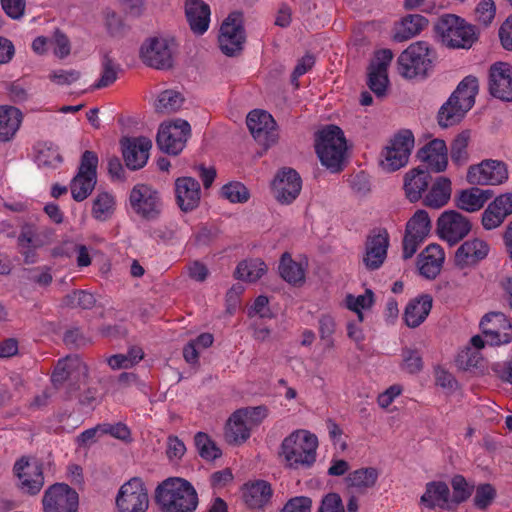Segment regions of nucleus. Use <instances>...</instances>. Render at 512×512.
Instances as JSON below:
<instances>
[{"label": "nucleus", "mask_w": 512, "mask_h": 512, "mask_svg": "<svg viewBox=\"0 0 512 512\" xmlns=\"http://www.w3.org/2000/svg\"><path fill=\"white\" fill-rule=\"evenodd\" d=\"M115 197L109 192L97 194L92 204V216L98 221L108 220L115 210Z\"/></svg>", "instance_id": "3c124183"}, {"label": "nucleus", "mask_w": 512, "mask_h": 512, "mask_svg": "<svg viewBox=\"0 0 512 512\" xmlns=\"http://www.w3.org/2000/svg\"><path fill=\"white\" fill-rule=\"evenodd\" d=\"M427 25L428 21L422 15H406L394 24L392 37L396 42L407 41L420 34Z\"/></svg>", "instance_id": "f704fd0d"}, {"label": "nucleus", "mask_w": 512, "mask_h": 512, "mask_svg": "<svg viewBox=\"0 0 512 512\" xmlns=\"http://www.w3.org/2000/svg\"><path fill=\"white\" fill-rule=\"evenodd\" d=\"M317 512H346V510L340 495L329 493L322 498Z\"/></svg>", "instance_id": "69168bd1"}, {"label": "nucleus", "mask_w": 512, "mask_h": 512, "mask_svg": "<svg viewBox=\"0 0 512 512\" xmlns=\"http://www.w3.org/2000/svg\"><path fill=\"white\" fill-rule=\"evenodd\" d=\"M183 103L184 97L179 91L168 89L157 95L154 108L159 113L169 114L178 111Z\"/></svg>", "instance_id": "a18cd8bd"}, {"label": "nucleus", "mask_w": 512, "mask_h": 512, "mask_svg": "<svg viewBox=\"0 0 512 512\" xmlns=\"http://www.w3.org/2000/svg\"><path fill=\"white\" fill-rule=\"evenodd\" d=\"M479 90L478 79L475 76H466L457 86L451 96H456V100L462 107L471 109L475 103V97Z\"/></svg>", "instance_id": "c03bdc74"}, {"label": "nucleus", "mask_w": 512, "mask_h": 512, "mask_svg": "<svg viewBox=\"0 0 512 512\" xmlns=\"http://www.w3.org/2000/svg\"><path fill=\"white\" fill-rule=\"evenodd\" d=\"M62 158L59 150L52 143H39L35 146V162L39 167L56 168Z\"/></svg>", "instance_id": "49530a36"}, {"label": "nucleus", "mask_w": 512, "mask_h": 512, "mask_svg": "<svg viewBox=\"0 0 512 512\" xmlns=\"http://www.w3.org/2000/svg\"><path fill=\"white\" fill-rule=\"evenodd\" d=\"M374 302V293L370 289H366L363 294L358 296H355L353 294H347L344 299V304L346 308L357 314L359 322L364 321L363 311L372 308Z\"/></svg>", "instance_id": "09e8293b"}, {"label": "nucleus", "mask_w": 512, "mask_h": 512, "mask_svg": "<svg viewBox=\"0 0 512 512\" xmlns=\"http://www.w3.org/2000/svg\"><path fill=\"white\" fill-rule=\"evenodd\" d=\"M469 109L462 107L456 96H450L439 110L438 123L441 127H449L457 124L465 116Z\"/></svg>", "instance_id": "37998d69"}, {"label": "nucleus", "mask_w": 512, "mask_h": 512, "mask_svg": "<svg viewBox=\"0 0 512 512\" xmlns=\"http://www.w3.org/2000/svg\"><path fill=\"white\" fill-rule=\"evenodd\" d=\"M470 230L469 219L456 210L444 211L437 220V232L440 238L451 245L462 240Z\"/></svg>", "instance_id": "dca6fc26"}, {"label": "nucleus", "mask_w": 512, "mask_h": 512, "mask_svg": "<svg viewBox=\"0 0 512 512\" xmlns=\"http://www.w3.org/2000/svg\"><path fill=\"white\" fill-rule=\"evenodd\" d=\"M175 42L172 38L155 36L146 39L140 48V58L149 67L164 70L173 65Z\"/></svg>", "instance_id": "6e6552de"}, {"label": "nucleus", "mask_w": 512, "mask_h": 512, "mask_svg": "<svg viewBox=\"0 0 512 512\" xmlns=\"http://www.w3.org/2000/svg\"><path fill=\"white\" fill-rule=\"evenodd\" d=\"M432 308V297L425 294L408 302L404 311V321L410 328L421 325Z\"/></svg>", "instance_id": "4c0bfd02"}, {"label": "nucleus", "mask_w": 512, "mask_h": 512, "mask_svg": "<svg viewBox=\"0 0 512 512\" xmlns=\"http://www.w3.org/2000/svg\"><path fill=\"white\" fill-rule=\"evenodd\" d=\"M436 52L425 41L411 43L397 58V71L405 79H424L433 69Z\"/></svg>", "instance_id": "20e7f679"}, {"label": "nucleus", "mask_w": 512, "mask_h": 512, "mask_svg": "<svg viewBox=\"0 0 512 512\" xmlns=\"http://www.w3.org/2000/svg\"><path fill=\"white\" fill-rule=\"evenodd\" d=\"M452 487L453 495L450 498L454 508L470 496V489L466 480L462 476H455L452 479Z\"/></svg>", "instance_id": "680f3d73"}, {"label": "nucleus", "mask_w": 512, "mask_h": 512, "mask_svg": "<svg viewBox=\"0 0 512 512\" xmlns=\"http://www.w3.org/2000/svg\"><path fill=\"white\" fill-rule=\"evenodd\" d=\"M489 91L492 96L512 101V65L506 62L493 64L489 72Z\"/></svg>", "instance_id": "5701e85b"}, {"label": "nucleus", "mask_w": 512, "mask_h": 512, "mask_svg": "<svg viewBox=\"0 0 512 512\" xmlns=\"http://www.w3.org/2000/svg\"><path fill=\"white\" fill-rule=\"evenodd\" d=\"M195 445L199 455L205 460L212 461L221 456L220 448L205 433L199 432L195 435Z\"/></svg>", "instance_id": "5fc2aeb1"}, {"label": "nucleus", "mask_w": 512, "mask_h": 512, "mask_svg": "<svg viewBox=\"0 0 512 512\" xmlns=\"http://www.w3.org/2000/svg\"><path fill=\"white\" fill-rule=\"evenodd\" d=\"M44 512H76L78 494L65 484H54L49 487L42 499Z\"/></svg>", "instance_id": "f3484780"}, {"label": "nucleus", "mask_w": 512, "mask_h": 512, "mask_svg": "<svg viewBox=\"0 0 512 512\" xmlns=\"http://www.w3.org/2000/svg\"><path fill=\"white\" fill-rule=\"evenodd\" d=\"M312 500L309 497L298 496L290 499L281 512H311Z\"/></svg>", "instance_id": "774afa93"}, {"label": "nucleus", "mask_w": 512, "mask_h": 512, "mask_svg": "<svg viewBox=\"0 0 512 512\" xmlns=\"http://www.w3.org/2000/svg\"><path fill=\"white\" fill-rule=\"evenodd\" d=\"M129 203L133 211L145 219L156 218L162 210L159 192L146 184H137L132 188Z\"/></svg>", "instance_id": "f8f14e48"}, {"label": "nucleus", "mask_w": 512, "mask_h": 512, "mask_svg": "<svg viewBox=\"0 0 512 512\" xmlns=\"http://www.w3.org/2000/svg\"><path fill=\"white\" fill-rule=\"evenodd\" d=\"M496 492L489 484L480 485L477 487L474 504L479 509H486L494 500Z\"/></svg>", "instance_id": "0e129e2a"}, {"label": "nucleus", "mask_w": 512, "mask_h": 512, "mask_svg": "<svg viewBox=\"0 0 512 512\" xmlns=\"http://www.w3.org/2000/svg\"><path fill=\"white\" fill-rule=\"evenodd\" d=\"M394 55L390 49H381L375 53L368 72V86L378 96L386 92L389 80L387 70Z\"/></svg>", "instance_id": "4be33fe9"}, {"label": "nucleus", "mask_w": 512, "mask_h": 512, "mask_svg": "<svg viewBox=\"0 0 512 512\" xmlns=\"http://www.w3.org/2000/svg\"><path fill=\"white\" fill-rule=\"evenodd\" d=\"M307 262L305 259L294 260L290 253L285 252L280 259V276L289 284L298 286L304 283Z\"/></svg>", "instance_id": "58836bf2"}, {"label": "nucleus", "mask_w": 512, "mask_h": 512, "mask_svg": "<svg viewBox=\"0 0 512 512\" xmlns=\"http://www.w3.org/2000/svg\"><path fill=\"white\" fill-rule=\"evenodd\" d=\"M88 377V366L76 355L68 356L58 361L52 374V381L55 385L63 384L65 381L85 383Z\"/></svg>", "instance_id": "b1692460"}, {"label": "nucleus", "mask_w": 512, "mask_h": 512, "mask_svg": "<svg viewBox=\"0 0 512 512\" xmlns=\"http://www.w3.org/2000/svg\"><path fill=\"white\" fill-rule=\"evenodd\" d=\"M191 134L190 124L183 119L163 122L157 133V145L165 153L178 155L186 146Z\"/></svg>", "instance_id": "1a4fd4ad"}, {"label": "nucleus", "mask_w": 512, "mask_h": 512, "mask_svg": "<svg viewBox=\"0 0 512 512\" xmlns=\"http://www.w3.org/2000/svg\"><path fill=\"white\" fill-rule=\"evenodd\" d=\"M452 194V183L447 177L440 176L435 179L431 188L424 197V204L430 208L439 209L445 206Z\"/></svg>", "instance_id": "79ce46f5"}, {"label": "nucleus", "mask_w": 512, "mask_h": 512, "mask_svg": "<svg viewBox=\"0 0 512 512\" xmlns=\"http://www.w3.org/2000/svg\"><path fill=\"white\" fill-rule=\"evenodd\" d=\"M420 504L428 509H452L453 505L448 485L442 481H432L427 483L425 491L420 497Z\"/></svg>", "instance_id": "2f4dec72"}, {"label": "nucleus", "mask_w": 512, "mask_h": 512, "mask_svg": "<svg viewBox=\"0 0 512 512\" xmlns=\"http://www.w3.org/2000/svg\"><path fill=\"white\" fill-rule=\"evenodd\" d=\"M431 177L427 170L414 168L404 176V191L410 202H417L427 190Z\"/></svg>", "instance_id": "c9c22d12"}, {"label": "nucleus", "mask_w": 512, "mask_h": 512, "mask_svg": "<svg viewBox=\"0 0 512 512\" xmlns=\"http://www.w3.org/2000/svg\"><path fill=\"white\" fill-rule=\"evenodd\" d=\"M101 428L102 434H109L125 443L132 441L130 429L121 422L116 424L103 423L101 424Z\"/></svg>", "instance_id": "e2e57ef3"}, {"label": "nucleus", "mask_w": 512, "mask_h": 512, "mask_svg": "<svg viewBox=\"0 0 512 512\" xmlns=\"http://www.w3.org/2000/svg\"><path fill=\"white\" fill-rule=\"evenodd\" d=\"M98 157L92 151H85L81 157L78 173L70 183V191L75 201L85 200L97 182Z\"/></svg>", "instance_id": "9d476101"}, {"label": "nucleus", "mask_w": 512, "mask_h": 512, "mask_svg": "<svg viewBox=\"0 0 512 512\" xmlns=\"http://www.w3.org/2000/svg\"><path fill=\"white\" fill-rule=\"evenodd\" d=\"M380 476V470L376 467H361L348 474L346 477L347 486L354 489L359 493H366L367 491L376 487Z\"/></svg>", "instance_id": "ea45409f"}, {"label": "nucleus", "mask_w": 512, "mask_h": 512, "mask_svg": "<svg viewBox=\"0 0 512 512\" xmlns=\"http://www.w3.org/2000/svg\"><path fill=\"white\" fill-rule=\"evenodd\" d=\"M152 142L146 137L127 138L122 141V152L129 169L142 168L148 161Z\"/></svg>", "instance_id": "bb28decb"}, {"label": "nucleus", "mask_w": 512, "mask_h": 512, "mask_svg": "<svg viewBox=\"0 0 512 512\" xmlns=\"http://www.w3.org/2000/svg\"><path fill=\"white\" fill-rule=\"evenodd\" d=\"M418 158L432 171L443 172L448 165V150L444 140L433 139L418 152Z\"/></svg>", "instance_id": "7c9ffc66"}, {"label": "nucleus", "mask_w": 512, "mask_h": 512, "mask_svg": "<svg viewBox=\"0 0 512 512\" xmlns=\"http://www.w3.org/2000/svg\"><path fill=\"white\" fill-rule=\"evenodd\" d=\"M271 497L272 488L264 480L248 482L242 488V498L250 509H264L270 503Z\"/></svg>", "instance_id": "473e14b6"}, {"label": "nucleus", "mask_w": 512, "mask_h": 512, "mask_svg": "<svg viewBox=\"0 0 512 512\" xmlns=\"http://www.w3.org/2000/svg\"><path fill=\"white\" fill-rule=\"evenodd\" d=\"M148 505V493L141 479L132 478L120 487L116 496L119 512H145Z\"/></svg>", "instance_id": "9b49d317"}, {"label": "nucleus", "mask_w": 512, "mask_h": 512, "mask_svg": "<svg viewBox=\"0 0 512 512\" xmlns=\"http://www.w3.org/2000/svg\"><path fill=\"white\" fill-rule=\"evenodd\" d=\"M301 189L302 179L291 168L279 170L271 182L272 195L282 205L291 204L299 196Z\"/></svg>", "instance_id": "ddd939ff"}, {"label": "nucleus", "mask_w": 512, "mask_h": 512, "mask_svg": "<svg viewBox=\"0 0 512 512\" xmlns=\"http://www.w3.org/2000/svg\"><path fill=\"white\" fill-rule=\"evenodd\" d=\"M512 214V193L497 196L482 213L481 223L485 230L499 227Z\"/></svg>", "instance_id": "cd10ccee"}, {"label": "nucleus", "mask_w": 512, "mask_h": 512, "mask_svg": "<svg viewBox=\"0 0 512 512\" xmlns=\"http://www.w3.org/2000/svg\"><path fill=\"white\" fill-rule=\"evenodd\" d=\"M175 196L177 204L183 212L196 209L201 199L199 182L188 176L177 178L175 180Z\"/></svg>", "instance_id": "c85d7f7f"}, {"label": "nucleus", "mask_w": 512, "mask_h": 512, "mask_svg": "<svg viewBox=\"0 0 512 512\" xmlns=\"http://www.w3.org/2000/svg\"><path fill=\"white\" fill-rule=\"evenodd\" d=\"M445 253L438 244H429L417 258V268L421 276L435 279L441 272Z\"/></svg>", "instance_id": "c756f323"}, {"label": "nucleus", "mask_w": 512, "mask_h": 512, "mask_svg": "<svg viewBox=\"0 0 512 512\" xmlns=\"http://www.w3.org/2000/svg\"><path fill=\"white\" fill-rule=\"evenodd\" d=\"M318 445V438L314 433L297 429L282 440L279 457L286 468L309 469L316 462Z\"/></svg>", "instance_id": "f257e3e1"}, {"label": "nucleus", "mask_w": 512, "mask_h": 512, "mask_svg": "<svg viewBox=\"0 0 512 512\" xmlns=\"http://www.w3.org/2000/svg\"><path fill=\"white\" fill-rule=\"evenodd\" d=\"M101 75L93 85L94 89H102L112 85L118 78L119 65L109 57H104L101 64Z\"/></svg>", "instance_id": "603ef678"}, {"label": "nucleus", "mask_w": 512, "mask_h": 512, "mask_svg": "<svg viewBox=\"0 0 512 512\" xmlns=\"http://www.w3.org/2000/svg\"><path fill=\"white\" fill-rule=\"evenodd\" d=\"M268 416L265 406L246 407L235 411L225 425V438L230 444L239 445L247 441L251 431Z\"/></svg>", "instance_id": "39448f33"}, {"label": "nucleus", "mask_w": 512, "mask_h": 512, "mask_svg": "<svg viewBox=\"0 0 512 512\" xmlns=\"http://www.w3.org/2000/svg\"><path fill=\"white\" fill-rule=\"evenodd\" d=\"M480 326L487 345L498 346L511 340V324L503 313L486 314Z\"/></svg>", "instance_id": "412c9836"}, {"label": "nucleus", "mask_w": 512, "mask_h": 512, "mask_svg": "<svg viewBox=\"0 0 512 512\" xmlns=\"http://www.w3.org/2000/svg\"><path fill=\"white\" fill-rule=\"evenodd\" d=\"M431 227V219L428 212L419 209L407 222L405 233L425 240L431 231Z\"/></svg>", "instance_id": "de8ad7c7"}, {"label": "nucleus", "mask_w": 512, "mask_h": 512, "mask_svg": "<svg viewBox=\"0 0 512 512\" xmlns=\"http://www.w3.org/2000/svg\"><path fill=\"white\" fill-rule=\"evenodd\" d=\"M54 238L55 231L52 228L42 227L35 229L30 226L24 227L18 237V245L25 258V262L34 263L36 261L35 250L51 244Z\"/></svg>", "instance_id": "a211bd4d"}, {"label": "nucleus", "mask_w": 512, "mask_h": 512, "mask_svg": "<svg viewBox=\"0 0 512 512\" xmlns=\"http://www.w3.org/2000/svg\"><path fill=\"white\" fill-rule=\"evenodd\" d=\"M221 194L231 203H244L249 199L247 188L240 182H231L224 185Z\"/></svg>", "instance_id": "6e6d98bb"}, {"label": "nucleus", "mask_w": 512, "mask_h": 512, "mask_svg": "<svg viewBox=\"0 0 512 512\" xmlns=\"http://www.w3.org/2000/svg\"><path fill=\"white\" fill-rule=\"evenodd\" d=\"M21 111L9 105L0 106V142H8L14 138L22 123Z\"/></svg>", "instance_id": "a19ab883"}, {"label": "nucleus", "mask_w": 512, "mask_h": 512, "mask_svg": "<svg viewBox=\"0 0 512 512\" xmlns=\"http://www.w3.org/2000/svg\"><path fill=\"white\" fill-rule=\"evenodd\" d=\"M507 179L506 165L497 160H484L471 165L467 171V181L473 185H500Z\"/></svg>", "instance_id": "2eb2a0df"}, {"label": "nucleus", "mask_w": 512, "mask_h": 512, "mask_svg": "<svg viewBox=\"0 0 512 512\" xmlns=\"http://www.w3.org/2000/svg\"><path fill=\"white\" fill-rule=\"evenodd\" d=\"M221 51L228 56L239 52L245 41V33L240 13H231L222 23L218 37Z\"/></svg>", "instance_id": "4468645a"}, {"label": "nucleus", "mask_w": 512, "mask_h": 512, "mask_svg": "<svg viewBox=\"0 0 512 512\" xmlns=\"http://www.w3.org/2000/svg\"><path fill=\"white\" fill-rule=\"evenodd\" d=\"M470 141V133L463 131L458 134L451 144V158L457 165H462L468 161V145Z\"/></svg>", "instance_id": "864d4df0"}, {"label": "nucleus", "mask_w": 512, "mask_h": 512, "mask_svg": "<svg viewBox=\"0 0 512 512\" xmlns=\"http://www.w3.org/2000/svg\"><path fill=\"white\" fill-rule=\"evenodd\" d=\"M495 4L492 0L481 1L476 8V18L478 22L487 26L495 17Z\"/></svg>", "instance_id": "338daca9"}, {"label": "nucleus", "mask_w": 512, "mask_h": 512, "mask_svg": "<svg viewBox=\"0 0 512 512\" xmlns=\"http://www.w3.org/2000/svg\"><path fill=\"white\" fill-rule=\"evenodd\" d=\"M247 126L254 139L265 147L274 144L278 139L276 122L264 110L251 111L247 115Z\"/></svg>", "instance_id": "6ab92c4d"}, {"label": "nucleus", "mask_w": 512, "mask_h": 512, "mask_svg": "<svg viewBox=\"0 0 512 512\" xmlns=\"http://www.w3.org/2000/svg\"><path fill=\"white\" fill-rule=\"evenodd\" d=\"M490 251L487 241L473 238L463 242L455 253V264L459 268L471 267L485 259Z\"/></svg>", "instance_id": "a878e982"}, {"label": "nucleus", "mask_w": 512, "mask_h": 512, "mask_svg": "<svg viewBox=\"0 0 512 512\" xmlns=\"http://www.w3.org/2000/svg\"><path fill=\"white\" fill-rule=\"evenodd\" d=\"M336 331V322L330 314H323L319 318V335L327 348L334 346L333 334Z\"/></svg>", "instance_id": "4d7b16f0"}, {"label": "nucleus", "mask_w": 512, "mask_h": 512, "mask_svg": "<svg viewBox=\"0 0 512 512\" xmlns=\"http://www.w3.org/2000/svg\"><path fill=\"white\" fill-rule=\"evenodd\" d=\"M435 30L441 41L451 48L468 49L476 39L474 27L452 14L440 17Z\"/></svg>", "instance_id": "0eeeda50"}, {"label": "nucleus", "mask_w": 512, "mask_h": 512, "mask_svg": "<svg viewBox=\"0 0 512 512\" xmlns=\"http://www.w3.org/2000/svg\"><path fill=\"white\" fill-rule=\"evenodd\" d=\"M156 501L162 512H193L198 497L187 480L175 477L166 479L157 487Z\"/></svg>", "instance_id": "f03ea898"}, {"label": "nucleus", "mask_w": 512, "mask_h": 512, "mask_svg": "<svg viewBox=\"0 0 512 512\" xmlns=\"http://www.w3.org/2000/svg\"><path fill=\"white\" fill-rule=\"evenodd\" d=\"M50 48L53 54L60 59L67 57L71 51L68 37L59 30H56L50 37Z\"/></svg>", "instance_id": "bf43d9fd"}, {"label": "nucleus", "mask_w": 512, "mask_h": 512, "mask_svg": "<svg viewBox=\"0 0 512 512\" xmlns=\"http://www.w3.org/2000/svg\"><path fill=\"white\" fill-rule=\"evenodd\" d=\"M317 157L331 173L340 172L344 168L347 154V143L343 131L335 125L321 129L315 139Z\"/></svg>", "instance_id": "7ed1b4c3"}, {"label": "nucleus", "mask_w": 512, "mask_h": 512, "mask_svg": "<svg viewBox=\"0 0 512 512\" xmlns=\"http://www.w3.org/2000/svg\"><path fill=\"white\" fill-rule=\"evenodd\" d=\"M492 196L493 193L489 189L471 187L460 191L455 198V203L459 209L473 213L479 211Z\"/></svg>", "instance_id": "e433bc0d"}, {"label": "nucleus", "mask_w": 512, "mask_h": 512, "mask_svg": "<svg viewBox=\"0 0 512 512\" xmlns=\"http://www.w3.org/2000/svg\"><path fill=\"white\" fill-rule=\"evenodd\" d=\"M20 489L27 494H37L44 485V476L40 463L36 460L20 459L14 465Z\"/></svg>", "instance_id": "aec40b11"}, {"label": "nucleus", "mask_w": 512, "mask_h": 512, "mask_svg": "<svg viewBox=\"0 0 512 512\" xmlns=\"http://www.w3.org/2000/svg\"><path fill=\"white\" fill-rule=\"evenodd\" d=\"M389 247V236L386 230H376L366 241L363 263L370 270L378 269L384 263Z\"/></svg>", "instance_id": "393cba45"}, {"label": "nucleus", "mask_w": 512, "mask_h": 512, "mask_svg": "<svg viewBox=\"0 0 512 512\" xmlns=\"http://www.w3.org/2000/svg\"><path fill=\"white\" fill-rule=\"evenodd\" d=\"M81 73L75 69H54L52 70L48 78L49 80L58 86H69L77 82L80 79Z\"/></svg>", "instance_id": "13d9d810"}, {"label": "nucleus", "mask_w": 512, "mask_h": 512, "mask_svg": "<svg viewBox=\"0 0 512 512\" xmlns=\"http://www.w3.org/2000/svg\"><path fill=\"white\" fill-rule=\"evenodd\" d=\"M185 14L191 30L195 34H203L209 28L210 7L202 0H186Z\"/></svg>", "instance_id": "72a5a7b5"}, {"label": "nucleus", "mask_w": 512, "mask_h": 512, "mask_svg": "<svg viewBox=\"0 0 512 512\" xmlns=\"http://www.w3.org/2000/svg\"><path fill=\"white\" fill-rule=\"evenodd\" d=\"M65 304L70 307L91 308L95 303L94 295L86 291H74L65 297Z\"/></svg>", "instance_id": "052dcab7"}, {"label": "nucleus", "mask_w": 512, "mask_h": 512, "mask_svg": "<svg viewBox=\"0 0 512 512\" xmlns=\"http://www.w3.org/2000/svg\"><path fill=\"white\" fill-rule=\"evenodd\" d=\"M266 271V264L261 259H250L238 264L236 276L240 280L256 282Z\"/></svg>", "instance_id": "8fccbe9b"}, {"label": "nucleus", "mask_w": 512, "mask_h": 512, "mask_svg": "<svg viewBox=\"0 0 512 512\" xmlns=\"http://www.w3.org/2000/svg\"><path fill=\"white\" fill-rule=\"evenodd\" d=\"M414 144V135L410 130L403 129L394 134L381 150L379 156L380 168L391 173L406 166Z\"/></svg>", "instance_id": "423d86ee"}]
</instances>
